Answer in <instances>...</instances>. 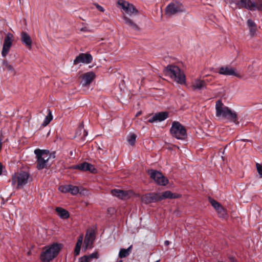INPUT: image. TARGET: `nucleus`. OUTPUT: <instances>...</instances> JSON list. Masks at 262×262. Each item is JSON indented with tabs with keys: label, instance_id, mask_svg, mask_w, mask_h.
I'll return each instance as SVG.
<instances>
[{
	"label": "nucleus",
	"instance_id": "26",
	"mask_svg": "<svg viewBox=\"0 0 262 262\" xmlns=\"http://www.w3.org/2000/svg\"><path fill=\"white\" fill-rule=\"evenodd\" d=\"M82 241L83 236L81 235L79 236L75 248L74 253L76 256H77L79 254Z\"/></svg>",
	"mask_w": 262,
	"mask_h": 262
},
{
	"label": "nucleus",
	"instance_id": "27",
	"mask_svg": "<svg viewBox=\"0 0 262 262\" xmlns=\"http://www.w3.org/2000/svg\"><path fill=\"white\" fill-rule=\"evenodd\" d=\"M131 248V246H130L129 248H128L126 249H122L120 250L119 253V256L120 258H123L129 254L130 252V249Z\"/></svg>",
	"mask_w": 262,
	"mask_h": 262
},
{
	"label": "nucleus",
	"instance_id": "1",
	"mask_svg": "<svg viewBox=\"0 0 262 262\" xmlns=\"http://www.w3.org/2000/svg\"><path fill=\"white\" fill-rule=\"evenodd\" d=\"M62 247L61 244L57 243H53L45 247L40 255L41 260L42 262L51 261L58 255Z\"/></svg>",
	"mask_w": 262,
	"mask_h": 262
},
{
	"label": "nucleus",
	"instance_id": "11",
	"mask_svg": "<svg viewBox=\"0 0 262 262\" xmlns=\"http://www.w3.org/2000/svg\"><path fill=\"white\" fill-rule=\"evenodd\" d=\"M13 40V35L11 33H7L5 38L3 44L2 55L5 57L8 54L10 49L12 45Z\"/></svg>",
	"mask_w": 262,
	"mask_h": 262
},
{
	"label": "nucleus",
	"instance_id": "28",
	"mask_svg": "<svg viewBox=\"0 0 262 262\" xmlns=\"http://www.w3.org/2000/svg\"><path fill=\"white\" fill-rule=\"evenodd\" d=\"M81 132H83L82 136L85 138L87 136L88 133L84 129L83 125H81L79 127L78 130L76 133V136H80L81 134Z\"/></svg>",
	"mask_w": 262,
	"mask_h": 262
},
{
	"label": "nucleus",
	"instance_id": "41",
	"mask_svg": "<svg viewBox=\"0 0 262 262\" xmlns=\"http://www.w3.org/2000/svg\"><path fill=\"white\" fill-rule=\"evenodd\" d=\"M95 5L96 6V7L98 10L103 12H104V9L102 6H100L98 4H95Z\"/></svg>",
	"mask_w": 262,
	"mask_h": 262
},
{
	"label": "nucleus",
	"instance_id": "2",
	"mask_svg": "<svg viewBox=\"0 0 262 262\" xmlns=\"http://www.w3.org/2000/svg\"><path fill=\"white\" fill-rule=\"evenodd\" d=\"M215 110L217 117L226 118L234 122L235 121L237 117L236 112L224 105L221 101L218 100L216 102Z\"/></svg>",
	"mask_w": 262,
	"mask_h": 262
},
{
	"label": "nucleus",
	"instance_id": "19",
	"mask_svg": "<svg viewBox=\"0 0 262 262\" xmlns=\"http://www.w3.org/2000/svg\"><path fill=\"white\" fill-rule=\"evenodd\" d=\"M205 82L200 79H194L191 83V86L194 90H201L205 87Z\"/></svg>",
	"mask_w": 262,
	"mask_h": 262
},
{
	"label": "nucleus",
	"instance_id": "37",
	"mask_svg": "<svg viewBox=\"0 0 262 262\" xmlns=\"http://www.w3.org/2000/svg\"><path fill=\"white\" fill-rule=\"evenodd\" d=\"M255 2L256 4V9L259 11H262V0H257Z\"/></svg>",
	"mask_w": 262,
	"mask_h": 262
},
{
	"label": "nucleus",
	"instance_id": "40",
	"mask_svg": "<svg viewBox=\"0 0 262 262\" xmlns=\"http://www.w3.org/2000/svg\"><path fill=\"white\" fill-rule=\"evenodd\" d=\"M249 30H250V35L251 36H253L255 34V33H256V26L252 27V28H250Z\"/></svg>",
	"mask_w": 262,
	"mask_h": 262
},
{
	"label": "nucleus",
	"instance_id": "14",
	"mask_svg": "<svg viewBox=\"0 0 262 262\" xmlns=\"http://www.w3.org/2000/svg\"><path fill=\"white\" fill-rule=\"evenodd\" d=\"M158 201L166 199H178L181 197V195L178 193H174L170 191H165L162 193H157Z\"/></svg>",
	"mask_w": 262,
	"mask_h": 262
},
{
	"label": "nucleus",
	"instance_id": "13",
	"mask_svg": "<svg viewBox=\"0 0 262 262\" xmlns=\"http://www.w3.org/2000/svg\"><path fill=\"white\" fill-rule=\"evenodd\" d=\"M219 73L221 75L227 76H235L241 78V76L238 73L235 69L229 66H224L220 68Z\"/></svg>",
	"mask_w": 262,
	"mask_h": 262
},
{
	"label": "nucleus",
	"instance_id": "8",
	"mask_svg": "<svg viewBox=\"0 0 262 262\" xmlns=\"http://www.w3.org/2000/svg\"><path fill=\"white\" fill-rule=\"evenodd\" d=\"M184 11L183 5L178 2H171L166 8L165 13L168 16H171Z\"/></svg>",
	"mask_w": 262,
	"mask_h": 262
},
{
	"label": "nucleus",
	"instance_id": "39",
	"mask_svg": "<svg viewBox=\"0 0 262 262\" xmlns=\"http://www.w3.org/2000/svg\"><path fill=\"white\" fill-rule=\"evenodd\" d=\"M78 193H80L83 195H86L89 194L88 191L86 189H84L83 188H79V192Z\"/></svg>",
	"mask_w": 262,
	"mask_h": 262
},
{
	"label": "nucleus",
	"instance_id": "25",
	"mask_svg": "<svg viewBox=\"0 0 262 262\" xmlns=\"http://www.w3.org/2000/svg\"><path fill=\"white\" fill-rule=\"evenodd\" d=\"M124 23L129 26V27L134 30H137L138 29V26L135 24L132 19L124 16L123 17Z\"/></svg>",
	"mask_w": 262,
	"mask_h": 262
},
{
	"label": "nucleus",
	"instance_id": "31",
	"mask_svg": "<svg viewBox=\"0 0 262 262\" xmlns=\"http://www.w3.org/2000/svg\"><path fill=\"white\" fill-rule=\"evenodd\" d=\"M69 192L73 195H76L79 192V188L75 186L69 185Z\"/></svg>",
	"mask_w": 262,
	"mask_h": 262
},
{
	"label": "nucleus",
	"instance_id": "9",
	"mask_svg": "<svg viewBox=\"0 0 262 262\" xmlns=\"http://www.w3.org/2000/svg\"><path fill=\"white\" fill-rule=\"evenodd\" d=\"M150 178L153 179L158 184L165 186L168 184V180L163 174L157 171L151 170L148 171Z\"/></svg>",
	"mask_w": 262,
	"mask_h": 262
},
{
	"label": "nucleus",
	"instance_id": "44",
	"mask_svg": "<svg viewBox=\"0 0 262 262\" xmlns=\"http://www.w3.org/2000/svg\"><path fill=\"white\" fill-rule=\"evenodd\" d=\"M2 165L0 164V175L2 173Z\"/></svg>",
	"mask_w": 262,
	"mask_h": 262
},
{
	"label": "nucleus",
	"instance_id": "12",
	"mask_svg": "<svg viewBox=\"0 0 262 262\" xmlns=\"http://www.w3.org/2000/svg\"><path fill=\"white\" fill-rule=\"evenodd\" d=\"M95 232L93 231H90L87 232L85 239L84 240V243L83 248L86 250L88 249H90L92 247L93 242L95 240Z\"/></svg>",
	"mask_w": 262,
	"mask_h": 262
},
{
	"label": "nucleus",
	"instance_id": "30",
	"mask_svg": "<svg viewBox=\"0 0 262 262\" xmlns=\"http://www.w3.org/2000/svg\"><path fill=\"white\" fill-rule=\"evenodd\" d=\"M136 139V136L134 134H130L127 137V141L131 145H134Z\"/></svg>",
	"mask_w": 262,
	"mask_h": 262
},
{
	"label": "nucleus",
	"instance_id": "32",
	"mask_svg": "<svg viewBox=\"0 0 262 262\" xmlns=\"http://www.w3.org/2000/svg\"><path fill=\"white\" fill-rule=\"evenodd\" d=\"M217 214L220 217L225 218L227 216V212L225 209L221 207L217 211Z\"/></svg>",
	"mask_w": 262,
	"mask_h": 262
},
{
	"label": "nucleus",
	"instance_id": "24",
	"mask_svg": "<svg viewBox=\"0 0 262 262\" xmlns=\"http://www.w3.org/2000/svg\"><path fill=\"white\" fill-rule=\"evenodd\" d=\"M56 210L57 212L58 216L63 219H66L69 217V213L68 211H67L61 207H57Z\"/></svg>",
	"mask_w": 262,
	"mask_h": 262
},
{
	"label": "nucleus",
	"instance_id": "33",
	"mask_svg": "<svg viewBox=\"0 0 262 262\" xmlns=\"http://www.w3.org/2000/svg\"><path fill=\"white\" fill-rule=\"evenodd\" d=\"M3 67L5 70H7L10 71H13V68L11 65H10L8 62L5 60L3 61Z\"/></svg>",
	"mask_w": 262,
	"mask_h": 262
},
{
	"label": "nucleus",
	"instance_id": "5",
	"mask_svg": "<svg viewBox=\"0 0 262 262\" xmlns=\"http://www.w3.org/2000/svg\"><path fill=\"white\" fill-rule=\"evenodd\" d=\"M230 4L233 8H246L251 11L256 10V4L253 0H231Z\"/></svg>",
	"mask_w": 262,
	"mask_h": 262
},
{
	"label": "nucleus",
	"instance_id": "4",
	"mask_svg": "<svg viewBox=\"0 0 262 262\" xmlns=\"http://www.w3.org/2000/svg\"><path fill=\"white\" fill-rule=\"evenodd\" d=\"M34 154L37 158V168L41 170L46 168L49 164V161L51 157V155L48 150L36 149L34 150Z\"/></svg>",
	"mask_w": 262,
	"mask_h": 262
},
{
	"label": "nucleus",
	"instance_id": "34",
	"mask_svg": "<svg viewBox=\"0 0 262 262\" xmlns=\"http://www.w3.org/2000/svg\"><path fill=\"white\" fill-rule=\"evenodd\" d=\"M210 202L212 206L214 207V208L217 211L222 206L221 205L216 201L214 200L210 199Z\"/></svg>",
	"mask_w": 262,
	"mask_h": 262
},
{
	"label": "nucleus",
	"instance_id": "3",
	"mask_svg": "<svg viewBox=\"0 0 262 262\" xmlns=\"http://www.w3.org/2000/svg\"><path fill=\"white\" fill-rule=\"evenodd\" d=\"M165 74L170 77L178 83L183 84L186 82L185 76L180 69L173 65L168 66L165 71Z\"/></svg>",
	"mask_w": 262,
	"mask_h": 262
},
{
	"label": "nucleus",
	"instance_id": "10",
	"mask_svg": "<svg viewBox=\"0 0 262 262\" xmlns=\"http://www.w3.org/2000/svg\"><path fill=\"white\" fill-rule=\"evenodd\" d=\"M118 4L121 7L123 13L130 16L137 12V11L136 10L134 6L126 1L123 0H119Z\"/></svg>",
	"mask_w": 262,
	"mask_h": 262
},
{
	"label": "nucleus",
	"instance_id": "35",
	"mask_svg": "<svg viewBox=\"0 0 262 262\" xmlns=\"http://www.w3.org/2000/svg\"><path fill=\"white\" fill-rule=\"evenodd\" d=\"M69 185L60 186L59 187V190L63 193L69 192Z\"/></svg>",
	"mask_w": 262,
	"mask_h": 262
},
{
	"label": "nucleus",
	"instance_id": "45",
	"mask_svg": "<svg viewBox=\"0 0 262 262\" xmlns=\"http://www.w3.org/2000/svg\"><path fill=\"white\" fill-rule=\"evenodd\" d=\"M117 262H122V260H119V261H118Z\"/></svg>",
	"mask_w": 262,
	"mask_h": 262
},
{
	"label": "nucleus",
	"instance_id": "15",
	"mask_svg": "<svg viewBox=\"0 0 262 262\" xmlns=\"http://www.w3.org/2000/svg\"><path fill=\"white\" fill-rule=\"evenodd\" d=\"M92 56L89 54H80L74 60V64H77L79 63H90L92 61Z\"/></svg>",
	"mask_w": 262,
	"mask_h": 262
},
{
	"label": "nucleus",
	"instance_id": "36",
	"mask_svg": "<svg viewBox=\"0 0 262 262\" xmlns=\"http://www.w3.org/2000/svg\"><path fill=\"white\" fill-rule=\"evenodd\" d=\"M256 169L258 173L259 177L262 178V164L259 163L256 164Z\"/></svg>",
	"mask_w": 262,
	"mask_h": 262
},
{
	"label": "nucleus",
	"instance_id": "43",
	"mask_svg": "<svg viewBox=\"0 0 262 262\" xmlns=\"http://www.w3.org/2000/svg\"><path fill=\"white\" fill-rule=\"evenodd\" d=\"M141 114V112H138L136 114V117L139 116H140Z\"/></svg>",
	"mask_w": 262,
	"mask_h": 262
},
{
	"label": "nucleus",
	"instance_id": "23",
	"mask_svg": "<svg viewBox=\"0 0 262 262\" xmlns=\"http://www.w3.org/2000/svg\"><path fill=\"white\" fill-rule=\"evenodd\" d=\"M113 195L119 199H125L127 196V192L119 189H113L111 191Z\"/></svg>",
	"mask_w": 262,
	"mask_h": 262
},
{
	"label": "nucleus",
	"instance_id": "16",
	"mask_svg": "<svg viewBox=\"0 0 262 262\" xmlns=\"http://www.w3.org/2000/svg\"><path fill=\"white\" fill-rule=\"evenodd\" d=\"M141 201L145 204H149L158 202L157 193H148L142 195L141 198Z\"/></svg>",
	"mask_w": 262,
	"mask_h": 262
},
{
	"label": "nucleus",
	"instance_id": "18",
	"mask_svg": "<svg viewBox=\"0 0 262 262\" xmlns=\"http://www.w3.org/2000/svg\"><path fill=\"white\" fill-rule=\"evenodd\" d=\"M95 74L93 72H88L83 76L82 85L86 86L90 84L95 78Z\"/></svg>",
	"mask_w": 262,
	"mask_h": 262
},
{
	"label": "nucleus",
	"instance_id": "38",
	"mask_svg": "<svg viewBox=\"0 0 262 262\" xmlns=\"http://www.w3.org/2000/svg\"><path fill=\"white\" fill-rule=\"evenodd\" d=\"M247 25L249 28L256 26L255 23L251 19L247 20Z\"/></svg>",
	"mask_w": 262,
	"mask_h": 262
},
{
	"label": "nucleus",
	"instance_id": "21",
	"mask_svg": "<svg viewBox=\"0 0 262 262\" xmlns=\"http://www.w3.org/2000/svg\"><path fill=\"white\" fill-rule=\"evenodd\" d=\"M99 257L98 252H95L89 255H84L78 259V262H91L93 259H97Z\"/></svg>",
	"mask_w": 262,
	"mask_h": 262
},
{
	"label": "nucleus",
	"instance_id": "42",
	"mask_svg": "<svg viewBox=\"0 0 262 262\" xmlns=\"http://www.w3.org/2000/svg\"><path fill=\"white\" fill-rule=\"evenodd\" d=\"M169 244H170V242L168 241H165L164 242V244L166 246H168L169 245Z\"/></svg>",
	"mask_w": 262,
	"mask_h": 262
},
{
	"label": "nucleus",
	"instance_id": "29",
	"mask_svg": "<svg viewBox=\"0 0 262 262\" xmlns=\"http://www.w3.org/2000/svg\"><path fill=\"white\" fill-rule=\"evenodd\" d=\"M52 119H53V117L52 116L51 112L50 110H49L48 115L45 118V119L43 122L42 125L44 126H47L51 121Z\"/></svg>",
	"mask_w": 262,
	"mask_h": 262
},
{
	"label": "nucleus",
	"instance_id": "20",
	"mask_svg": "<svg viewBox=\"0 0 262 262\" xmlns=\"http://www.w3.org/2000/svg\"><path fill=\"white\" fill-rule=\"evenodd\" d=\"M76 168H78L79 169H80L81 170L84 171H90L91 172H95L96 171L95 168L91 164H89L88 163L84 162L83 163H82L80 165H77L76 166Z\"/></svg>",
	"mask_w": 262,
	"mask_h": 262
},
{
	"label": "nucleus",
	"instance_id": "6",
	"mask_svg": "<svg viewBox=\"0 0 262 262\" xmlns=\"http://www.w3.org/2000/svg\"><path fill=\"white\" fill-rule=\"evenodd\" d=\"M172 136L178 139H184L186 136L184 127L179 122H173L170 128Z\"/></svg>",
	"mask_w": 262,
	"mask_h": 262
},
{
	"label": "nucleus",
	"instance_id": "22",
	"mask_svg": "<svg viewBox=\"0 0 262 262\" xmlns=\"http://www.w3.org/2000/svg\"><path fill=\"white\" fill-rule=\"evenodd\" d=\"M21 39L23 43L28 48L30 49L31 48L32 40L30 36L26 32H23L21 34Z\"/></svg>",
	"mask_w": 262,
	"mask_h": 262
},
{
	"label": "nucleus",
	"instance_id": "7",
	"mask_svg": "<svg viewBox=\"0 0 262 262\" xmlns=\"http://www.w3.org/2000/svg\"><path fill=\"white\" fill-rule=\"evenodd\" d=\"M29 178V174L28 172L21 171L15 174L12 178V183L13 185L16 184L17 189L22 188L28 183Z\"/></svg>",
	"mask_w": 262,
	"mask_h": 262
},
{
	"label": "nucleus",
	"instance_id": "17",
	"mask_svg": "<svg viewBox=\"0 0 262 262\" xmlns=\"http://www.w3.org/2000/svg\"><path fill=\"white\" fill-rule=\"evenodd\" d=\"M168 114L167 112H160L155 114L148 120L149 122L153 123L156 121H162L167 118Z\"/></svg>",
	"mask_w": 262,
	"mask_h": 262
}]
</instances>
